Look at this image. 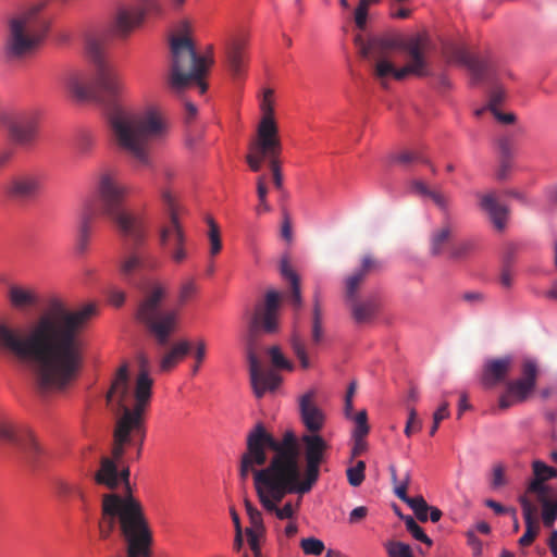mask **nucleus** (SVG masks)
<instances>
[{
    "label": "nucleus",
    "mask_w": 557,
    "mask_h": 557,
    "mask_svg": "<svg viewBox=\"0 0 557 557\" xmlns=\"http://www.w3.org/2000/svg\"><path fill=\"white\" fill-rule=\"evenodd\" d=\"M94 305L70 309L58 298L26 327L0 321V354L32 367L40 393L62 391L77 376L83 361L82 333Z\"/></svg>",
    "instance_id": "f257e3e1"
},
{
    "label": "nucleus",
    "mask_w": 557,
    "mask_h": 557,
    "mask_svg": "<svg viewBox=\"0 0 557 557\" xmlns=\"http://www.w3.org/2000/svg\"><path fill=\"white\" fill-rule=\"evenodd\" d=\"M86 51L95 63L96 75L91 84H85L79 75L66 79L67 90L78 100L97 98L108 106V122L115 147L126 153L138 166H150V146L168 134V121L156 107L134 110L115 103L124 84L114 65L103 57L101 42L95 37L86 40Z\"/></svg>",
    "instance_id": "f03ea898"
},
{
    "label": "nucleus",
    "mask_w": 557,
    "mask_h": 557,
    "mask_svg": "<svg viewBox=\"0 0 557 557\" xmlns=\"http://www.w3.org/2000/svg\"><path fill=\"white\" fill-rule=\"evenodd\" d=\"M127 187L113 170L101 171L95 182L94 200L84 203L77 224L76 248L83 253L87 250L92 224L99 215L107 216L117 227L122 236L136 242L144 236V220L140 215L124 209Z\"/></svg>",
    "instance_id": "7ed1b4c3"
},
{
    "label": "nucleus",
    "mask_w": 557,
    "mask_h": 557,
    "mask_svg": "<svg viewBox=\"0 0 557 557\" xmlns=\"http://www.w3.org/2000/svg\"><path fill=\"white\" fill-rule=\"evenodd\" d=\"M262 472L269 475H300V448L292 431H286L278 441L262 423H257L247 434L239 478L246 481L250 473Z\"/></svg>",
    "instance_id": "20e7f679"
},
{
    "label": "nucleus",
    "mask_w": 557,
    "mask_h": 557,
    "mask_svg": "<svg viewBox=\"0 0 557 557\" xmlns=\"http://www.w3.org/2000/svg\"><path fill=\"white\" fill-rule=\"evenodd\" d=\"M137 404L129 407L131 379L128 364L123 363L115 372L110 388L106 395L107 405L116 417L113 430L111 454L116 460H122L128 445H137V458L140 457L146 428L144 413L148 407V386L139 384Z\"/></svg>",
    "instance_id": "39448f33"
},
{
    "label": "nucleus",
    "mask_w": 557,
    "mask_h": 557,
    "mask_svg": "<svg viewBox=\"0 0 557 557\" xmlns=\"http://www.w3.org/2000/svg\"><path fill=\"white\" fill-rule=\"evenodd\" d=\"M280 305V294L270 290L265 295L263 306H258L251 317L247 333V358L249 363L250 383L257 398L267 392H274L281 384L282 377L275 370H264L258 358L259 337L261 332L275 333L277 330L276 313Z\"/></svg>",
    "instance_id": "423d86ee"
},
{
    "label": "nucleus",
    "mask_w": 557,
    "mask_h": 557,
    "mask_svg": "<svg viewBox=\"0 0 557 557\" xmlns=\"http://www.w3.org/2000/svg\"><path fill=\"white\" fill-rule=\"evenodd\" d=\"M253 486L262 508L280 520H293L298 512L301 496L312 488H306L300 475L253 474Z\"/></svg>",
    "instance_id": "0eeeda50"
},
{
    "label": "nucleus",
    "mask_w": 557,
    "mask_h": 557,
    "mask_svg": "<svg viewBox=\"0 0 557 557\" xmlns=\"http://www.w3.org/2000/svg\"><path fill=\"white\" fill-rule=\"evenodd\" d=\"M171 71L168 79L170 87L180 91L190 82H195L199 92L205 94L208 89L205 77L214 63L213 46L209 45L205 53L200 55L190 38L173 37L171 39Z\"/></svg>",
    "instance_id": "6e6552de"
},
{
    "label": "nucleus",
    "mask_w": 557,
    "mask_h": 557,
    "mask_svg": "<svg viewBox=\"0 0 557 557\" xmlns=\"http://www.w3.org/2000/svg\"><path fill=\"white\" fill-rule=\"evenodd\" d=\"M49 29V20L42 14L41 5L28 8L9 22L5 53L11 59H21L39 45Z\"/></svg>",
    "instance_id": "1a4fd4ad"
},
{
    "label": "nucleus",
    "mask_w": 557,
    "mask_h": 557,
    "mask_svg": "<svg viewBox=\"0 0 557 557\" xmlns=\"http://www.w3.org/2000/svg\"><path fill=\"white\" fill-rule=\"evenodd\" d=\"M165 294L161 285H154L139 302L136 311L137 321L147 329L160 347L170 343L180 324L178 310L162 307Z\"/></svg>",
    "instance_id": "9d476101"
},
{
    "label": "nucleus",
    "mask_w": 557,
    "mask_h": 557,
    "mask_svg": "<svg viewBox=\"0 0 557 557\" xmlns=\"http://www.w3.org/2000/svg\"><path fill=\"white\" fill-rule=\"evenodd\" d=\"M0 441L13 444L30 467L41 466L45 451L27 428L17 426L12 420L0 417Z\"/></svg>",
    "instance_id": "9b49d317"
},
{
    "label": "nucleus",
    "mask_w": 557,
    "mask_h": 557,
    "mask_svg": "<svg viewBox=\"0 0 557 557\" xmlns=\"http://www.w3.org/2000/svg\"><path fill=\"white\" fill-rule=\"evenodd\" d=\"M537 375V363L532 359H525L521 364L520 376L506 382V389L498 398V409L505 411L524 403L536 387Z\"/></svg>",
    "instance_id": "f8f14e48"
},
{
    "label": "nucleus",
    "mask_w": 557,
    "mask_h": 557,
    "mask_svg": "<svg viewBox=\"0 0 557 557\" xmlns=\"http://www.w3.org/2000/svg\"><path fill=\"white\" fill-rule=\"evenodd\" d=\"M145 237L146 230L144 228V236L140 240L136 242L134 238H128L132 245L125 247L117 264L120 275L131 284H135L137 277L145 275L157 267L156 258L143 247Z\"/></svg>",
    "instance_id": "ddd939ff"
},
{
    "label": "nucleus",
    "mask_w": 557,
    "mask_h": 557,
    "mask_svg": "<svg viewBox=\"0 0 557 557\" xmlns=\"http://www.w3.org/2000/svg\"><path fill=\"white\" fill-rule=\"evenodd\" d=\"M45 174L39 170H25L12 175L3 187L8 199L27 202L36 199L42 191Z\"/></svg>",
    "instance_id": "4468645a"
},
{
    "label": "nucleus",
    "mask_w": 557,
    "mask_h": 557,
    "mask_svg": "<svg viewBox=\"0 0 557 557\" xmlns=\"http://www.w3.org/2000/svg\"><path fill=\"white\" fill-rule=\"evenodd\" d=\"M305 446V469L300 462V482L306 488H312L320 475V466L324 461L325 451L329 448L325 440L315 434H305L301 436Z\"/></svg>",
    "instance_id": "2eb2a0df"
},
{
    "label": "nucleus",
    "mask_w": 557,
    "mask_h": 557,
    "mask_svg": "<svg viewBox=\"0 0 557 557\" xmlns=\"http://www.w3.org/2000/svg\"><path fill=\"white\" fill-rule=\"evenodd\" d=\"M161 198L169 215V224L161 228L160 242L165 246L173 238L174 249L171 256L175 262L180 263L186 258V251L184 249V233L178 222L177 206L174 196L168 189L162 190Z\"/></svg>",
    "instance_id": "dca6fc26"
},
{
    "label": "nucleus",
    "mask_w": 557,
    "mask_h": 557,
    "mask_svg": "<svg viewBox=\"0 0 557 557\" xmlns=\"http://www.w3.org/2000/svg\"><path fill=\"white\" fill-rule=\"evenodd\" d=\"M397 47L407 53L410 61L401 69H396L394 66L392 77L397 81H401L409 74L416 76L429 75L426 70V60L424 57V51L426 48V38L424 36H411L398 44Z\"/></svg>",
    "instance_id": "f3484780"
},
{
    "label": "nucleus",
    "mask_w": 557,
    "mask_h": 557,
    "mask_svg": "<svg viewBox=\"0 0 557 557\" xmlns=\"http://www.w3.org/2000/svg\"><path fill=\"white\" fill-rule=\"evenodd\" d=\"M120 461L121 460H116L113 456H112V458L102 457L100 460V468L95 473V481L97 482V484L103 485V486L108 487L109 490H115L120 485V483H123L125 486V490H126L125 494H117V493L103 494L102 500H101V511L103 510L104 497L108 495H117L120 497L131 496L134 498V496L131 492V486H129V475H131L129 468L123 467L121 470H119L117 463ZM135 499H137V498L135 497ZM100 518H102V515L100 516ZM101 519H99V521Z\"/></svg>",
    "instance_id": "a211bd4d"
},
{
    "label": "nucleus",
    "mask_w": 557,
    "mask_h": 557,
    "mask_svg": "<svg viewBox=\"0 0 557 557\" xmlns=\"http://www.w3.org/2000/svg\"><path fill=\"white\" fill-rule=\"evenodd\" d=\"M273 95L272 89H265L260 102L262 119L258 125L257 135L259 136V146L264 151H272L278 147V127L274 119Z\"/></svg>",
    "instance_id": "6ab92c4d"
},
{
    "label": "nucleus",
    "mask_w": 557,
    "mask_h": 557,
    "mask_svg": "<svg viewBox=\"0 0 557 557\" xmlns=\"http://www.w3.org/2000/svg\"><path fill=\"white\" fill-rule=\"evenodd\" d=\"M442 54L447 63L466 66L473 84L481 83L490 70V63L486 60L471 55L463 47L456 44H445Z\"/></svg>",
    "instance_id": "aec40b11"
},
{
    "label": "nucleus",
    "mask_w": 557,
    "mask_h": 557,
    "mask_svg": "<svg viewBox=\"0 0 557 557\" xmlns=\"http://www.w3.org/2000/svg\"><path fill=\"white\" fill-rule=\"evenodd\" d=\"M143 8L121 7L115 15L113 29L121 36L128 35L144 20L145 11L160 12V5L157 0H139Z\"/></svg>",
    "instance_id": "412c9836"
},
{
    "label": "nucleus",
    "mask_w": 557,
    "mask_h": 557,
    "mask_svg": "<svg viewBox=\"0 0 557 557\" xmlns=\"http://www.w3.org/2000/svg\"><path fill=\"white\" fill-rule=\"evenodd\" d=\"M9 139L23 148L34 145L38 134V122L32 114L9 117L4 122Z\"/></svg>",
    "instance_id": "4be33fe9"
},
{
    "label": "nucleus",
    "mask_w": 557,
    "mask_h": 557,
    "mask_svg": "<svg viewBox=\"0 0 557 557\" xmlns=\"http://www.w3.org/2000/svg\"><path fill=\"white\" fill-rule=\"evenodd\" d=\"M512 367L513 357L510 355L486 360L482 370V384L486 388H492L505 382Z\"/></svg>",
    "instance_id": "5701e85b"
},
{
    "label": "nucleus",
    "mask_w": 557,
    "mask_h": 557,
    "mask_svg": "<svg viewBox=\"0 0 557 557\" xmlns=\"http://www.w3.org/2000/svg\"><path fill=\"white\" fill-rule=\"evenodd\" d=\"M314 392L304 394L299 399L300 418L307 430L312 434L324 425V413L313 401Z\"/></svg>",
    "instance_id": "b1692460"
},
{
    "label": "nucleus",
    "mask_w": 557,
    "mask_h": 557,
    "mask_svg": "<svg viewBox=\"0 0 557 557\" xmlns=\"http://www.w3.org/2000/svg\"><path fill=\"white\" fill-rule=\"evenodd\" d=\"M519 503L522 507L523 519L525 522V532L519 539V544L521 546H529L536 537L540 531V523L537 519V508L536 506L529 499L527 495H521L519 497Z\"/></svg>",
    "instance_id": "393cba45"
},
{
    "label": "nucleus",
    "mask_w": 557,
    "mask_h": 557,
    "mask_svg": "<svg viewBox=\"0 0 557 557\" xmlns=\"http://www.w3.org/2000/svg\"><path fill=\"white\" fill-rule=\"evenodd\" d=\"M480 207L488 214L496 230L503 231L506 227L509 210L499 203L495 191L480 196Z\"/></svg>",
    "instance_id": "a878e982"
},
{
    "label": "nucleus",
    "mask_w": 557,
    "mask_h": 557,
    "mask_svg": "<svg viewBox=\"0 0 557 557\" xmlns=\"http://www.w3.org/2000/svg\"><path fill=\"white\" fill-rule=\"evenodd\" d=\"M346 305L350 310L351 318L357 324L372 322L380 310V301L374 296L364 299L357 298Z\"/></svg>",
    "instance_id": "bb28decb"
},
{
    "label": "nucleus",
    "mask_w": 557,
    "mask_h": 557,
    "mask_svg": "<svg viewBox=\"0 0 557 557\" xmlns=\"http://www.w3.org/2000/svg\"><path fill=\"white\" fill-rule=\"evenodd\" d=\"M247 41L233 39L225 47L227 66L234 76H240L246 65Z\"/></svg>",
    "instance_id": "cd10ccee"
},
{
    "label": "nucleus",
    "mask_w": 557,
    "mask_h": 557,
    "mask_svg": "<svg viewBox=\"0 0 557 557\" xmlns=\"http://www.w3.org/2000/svg\"><path fill=\"white\" fill-rule=\"evenodd\" d=\"M394 47L392 41H383L380 50L374 51L373 75L380 81L382 87L386 88V78L392 76L394 63L388 58V50Z\"/></svg>",
    "instance_id": "c85d7f7f"
},
{
    "label": "nucleus",
    "mask_w": 557,
    "mask_h": 557,
    "mask_svg": "<svg viewBox=\"0 0 557 557\" xmlns=\"http://www.w3.org/2000/svg\"><path fill=\"white\" fill-rule=\"evenodd\" d=\"M10 305L17 310H25L38 304L35 289L20 285H11L8 289Z\"/></svg>",
    "instance_id": "c756f323"
},
{
    "label": "nucleus",
    "mask_w": 557,
    "mask_h": 557,
    "mask_svg": "<svg viewBox=\"0 0 557 557\" xmlns=\"http://www.w3.org/2000/svg\"><path fill=\"white\" fill-rule=\"evenodd\" d=\"M190 350V344L186 339L176 342L171 349L163 355L160 360V371H171L183 360Z\"/></svg>",
    "instance_id": "7c9ffc66"
},
{
    "label": "nucleus",
    "mask_w": 557,
    "mask_h": 557,
    "mask_svg": "<svg viewBox=\"0 0 557 557\" xmlns=\"http://www.w3.org/2000/svg\"><path fill=\"white\" fill-rule=\"evenodd\" d=\"M282 145L278 139L277 149H273L272 151H264L259 146V136L257 135V140L250 146V153L247 154L246 160L251 171L258 172L261 169L262 162L268 159L269 163L271 159H277L281 153Z\"/></svg>",
    "instance_id": "2f4dec72"
},
{
    "label": "nucleus",
    "mask_w": 557,
    "mask_h": 557,
    "mask_svg": "<svg viewBox=\"0 0 557 557\" xmlns=\"http://www.w3.org/2000/svg\"><path fill=\"white\" fill-rule=\"evenodd\" d=\"M281 275L290 284L289 300L292 305L299 309L302 305L300 292V278L298 274L292 269L287 259H283L280 264Z\"/></svg>",
    "instance_id": "473e14b6"
},
{
    "label": "nucleus",
    "mask_w": 557,
    "mask_h": 557,
    "mask_svg": "<svg viewBox=\"0 0 557 557\" xmlns=\"http://www.w3.org/2000/svg\"><path fill=\"white\" fill-rule=\"evenodd\" d=\"M454 232L451 221H443L440 228L435 230L430 238V251L433 256H440L444 252Z\"/></svg>",
    "instance_id": "72a5a7b5"
},
{
    "label": "nucleus",
    "mask_w": 557,
    "mask_h": 557,
    "mask_svg": "<svg viewBox=\"0 0 557 557\" xmlns=\"http://www.w3.org/2000/svg\"><path fill=\"white\" fill-rule=\"evenodd\" d=\"M325 337L322 323V307L320 301V292L315 289L313 296L312 322H311V344L319 346Z\"/></svg>",
    "instance_id": "f704fd0d"
},
{
    "label": "nucleus",
    "mask_w": 557,
    "mask_h": 557,
    "mask_svg": "<svg viewBox=\"0 0 557 557\" xmlns=\"http://www.w3.org/2000/svg\"><path fill=\"white\" fill-rule=\"evenodd\" d=\"M148 366H149V361L147 359V357L145 356H140L139 358V373L136 377V381H135V388H134V392L132 393L131 392V398L133 397L134 398V404H137V393H138V387H139V384L140 383H144L148 386V398H147V405H149L150 403V399H151V395H152V384H153V381L152 379L149 376V372H148Z\"/></svg>",
    "instance_id": "c9c22d12"
},
{
    "label": "nucleus",
    "mask_w": 557,
    "mask_h": 557,
    "mask_svg": "<svg viewBox=\"0 0 557 557\" xmlns=\"http://www.w3.org/2000/svg\"><path fill=\"white\" fill-rule=\"evenodd\" d=\"M289 344L294 355L299 360L301 368L305 370L309 369L311 367V362L308 356L307 346L298 331L295 330L293 332Z\"/></svg>",
    "instance_id": "e433bc0d"
},
{
    "label": "nucleus",
    "mask_w": 557,
    "mask_h": 557,
    "mask_svg": "<svg viewBox=\"0 0 557 557\" xmlns=\"http://www.w3.org/2000/svg\"><path fill=\"white\" fill-rule=\"evenodd\" d=\"M364 281L366 276L357 271L345 278L344 299L346 304L358 298L359 288Z\"/></svg>",
    "instance_id": "4c0bfd02"
},
{
    "label": "nucleus",
    "mask_w": 557,
    "mask_h": 557,
    "mask_svg": "<svg viewBox=\"0 0 557 557\" xmlns=\"http://www.w3.org/2000/svg\"><path fill=\"white\" fill-rule=\"evenodd\" d=\"M54 491L60 498L69 499L72 496H77L85 503V494L79 485L66 482L64 480H57L54 482Z\"/></svg>",
    "instance_id": "58836bf2"
},
{
    "label": "nucleus",
    "mask_w": 557,
    "mask_h": 557,
    "mask_svg": "<svg viewBox=\"0 0 557 557\" xmlns=\"http://www.w3.org/2000/svg\"><path fill=\"white\" fill-rule=\"evenodd\" d=\"M429 198L443 213V221H450V195L440 189H432Z\"/></svg>",
    "instance_id": "ea45409f"
},
{
    "label": "nucleus",
    "mask_w": 557,
    "mask_h": 557,
    "mask_svg": "<svg viewBox=\"0 0 557 557\" xmlns=\"http://www.w3.org/2000/svg\"><path fill=\"white\" fill-rule=\"evenodd\" d=\"M474 239H465L454 244L449 250V257L455 260H462L471 256L476 250Z\"/></svg>",
    "instance_id": "a19ab883"
},
{
    "label": "nucleus",
    "mask_w": 557,
    "mask_h": 557,
    "mask_svg": "<svg viewBox=\"0 0 557 557\" xmlns=\"http://www.w3.org/2000/svg\"><path fill=\"white\" fill-rule=\"evenodd\" d=\"M245 508L250 523V527L246 530L253 532H264L265 528L261 511L248 499H245Z\"/></svg>",
    "instance_id": "79ce46f5"
},
{
    "label": "nucleus",
    "mask_w": 557,
    "mask_h": 557,
    "mask_svg": "<svg viewBox=\"0 0 557 557\" xmlns=\"http://www.w3.org/2000/svg\"><path fill=\"white\" fill-rule=\"evenodd\" d=\"M207 223L209 226L208 237L210 242V255L215 256L222 249L220 228L215 221L210 216L207 218Z\"/></svg>",
    "instance_id": "37998d69"
},
{
    "label": "nucleus",
    "mask_w": 557,
    "mask_h": 557,
    "mask_svg": "<svg viewBox=\"0 0 557 557\" xmlns=\"http://www.w3.org/2000/svg\"><path fill=\"white\" fill-rule=\"evenodd\" d=\"M364 472H366V462L362 460H359L354 467H349L346 470V475L348 483L354 486L358 487L362 484L364 481Z\"/></svg>",
    "instance_id": "c03bdc74"
},
{
    "label": "nucleus",
    "mask_w": 557,
    "mask_h": 557,
    "mask_svg": "<svg viewBox=\"0 0 557 557\" xmlns=\"http://www.w3.org/2000/svg\"><path fill=\"white\" fill-rule=\"evenodd\" d=\"M393 160L395 162H398L403 165H409L413 162L424 163L429 164V159H426L421 152L419 151H401L393 157Z\"/></svg>",
    "instance_id": "a18cd8bd"
},
{
    "label": "nucleus",
    "mask_w": 557,
    "mask_h": 557,
    "mask_svg": "<svg viewBox=\"0 0 557 557\" xmlns=\"http://www.w3.org/2000/svg\"><path fill=\"white\" fill-rule=\"evenodd\" d=\"M405 524L407 531L417 540L420 541L428 546L432 545V540L424 533L423 529L416 522V520L408 516L405 519Z\"/></svg>",
    "instance_id": "49530a36"
},
{
    "label": "nucleus",
    "mask_w": 557,
    "mask_h": 557,
    "mask_svg": "<svg viewBox=\"0 0 557 557\" xmlns=\"http://www.w3.org/2000/svg\"><path fill=\"white\" fill-rule=\"evenodd\" d=\"M269 356L271 362L275 369L288 370L292 371L294 369V364L285 358L280 347L273 346L269 349Z\"/></svg>",
    "instance_id": "de8ad7c7"
},
{
    "label": "nucleus",
    "mask_w": 557,
    "mask_h": 557,
    "mask_svg": "<svg viewBox=\"0 0 557 557\" xmlns=\"http://www.w3.org/2000/svg\"><path fill=\"white\" fill-rule=\"evenodd\" d=\"M507 484L506 467L502 462L495 463L492 468L491 487L498 490Z\"/></svg>",
    "instance_id": "09e8293b"
},
{
    "label": "nucleus",
    "mask_w": 557,
    "mask_h": 557,
    "mask_svg": "<svg viewBox=\"0 0 557 557\" xmlns=\"http://www.w3.org/2000/svg\"><path fill=\"white\" fill-rule=\"evenodd\" d=\"M300 547L307 555L320 556L324 550V543L315 537L302 539Z\"/></svg>",
    "instance_id": "8fccbe9b"
},
{
    "label": "nucleus",
    "mask_w": 557,
    "mask_h": 557,
    "mask_svg": "<svg viewBox=\"0 0 557 557\" xmlns=\"http://www.w3.org/2000/svg\"><path fill=\"white\" fill-rule=\"evenodd\" d=\"M533 474L540 480H549L557 476V471L553 467L547 466L541 460H535L532 463Z\"/></svg>",
    "instance_id": "3c124183"
},
{
    "label": "nucleus",
    "mask_w": 557,
    "mask_h": 557,
    "mask_svg": "<svg viewBox=\"0 0 557 557\" xmlns=\"http://www.w3.org/2000/svg\"><path fill=\"white\" fill-rule=\"evenodd\" d=\"M351 419L355 421L352 435H357L358 437H366L370 430L367 411L361 410L357 412Z\"/></svg>",
    "instance_id": "603ef678"
},
{
    "label": "nucleus",
    "mask_w": 557,
    "mask_h": 557,
    "mask_svg": "<svg viewBox=\"0 0 557 557\" xmlns=\"http://www.w3.org/2000/svg\"><path fill=\"white\" fill-rule=\"evenodd\" d=\"M408 505L420 521L425 522L428 520L430 506L422 496L413 497Z\"/></svg>",
    "instance_id": "864d4df0"
},
{
    "label": "nucleus",
    "mask_w": 557,
    "mask_h": 557,
    "mask_svg": "<svg viewBox=\"0 0 557 557\" xmlns=\"http://www.w3.org/2000/svg\"><path fill=\"white\" fill-rule=\"evenodd\" d=\"M542 504V520L546 528H552L557 520V510L553 507V502L544 499Z\"/></svg>",
    "instance_id": "5fc2aeb1"
},
{
    "label": "nucleus",
    "mask_w": 557,
    "mask_h": 557,
    "mask_svg": "<svg viewBox=\"0 0 557 557\" xmlns=\"http://www.w3.org/2000/svg\"><path fill=\"white\" fill-rule=\"evenodd\" d=\"M545 480L534 479L529 483L527 493L536 494L540 503H543L547 498L548 487L545 485Z\"/></svg>",
    "instance_id": "6e6d98bb"
},
{
    "label": "nucleus",
    "mask_w": 557,
    "mask_h": 557,
    "mask_svg": "<svg viewBox=\"0 0 557 557\" xmlns=\"http://www.w3.org/2000/svg\"><path fill=\"white\" fill-rule=\"evenodd\" d=\"M207 354V344L205 339H198L195 344V351H194V358H195V364L193 367V373L196 374L201 366V363L206 359Z\"/></svg>",
    "instance_id": "4d7b16f0"
},
{
    "label": "nucleus",
    "mask_w": 557,
    "mask_h": 557,
    "mask_svg": "<svg viewBox=\"0 0 557 557\" xmlns=\"http://www.w3.org/2000/svg\"><path fill=\"white\" fill-rule=\"evenodd\" d=\"M449 404L447 401H444L438 408L437 410L434 412L433 414V424H432V428L430 430V435L433 436L436 431L438 430V426H440V423L442 420L446 419L447 417H449Z\"/></svg>",
    "instance_id": "13d9d810"
},
{
    "label": "nucleus",
    "mask_w": 557,
    "mask_h": 557,
    "mask_svg": "<svg viewBox=\"0 0 557 557\" xmlns=\"http://www.w3.org/2000/svg\"><path fill=\"white\" fill-rule=\"evenodd\" d=\"M382 264L379 260L374 259L370 255H367L362 258L361 267L357 270V272L367 277L370 272L380 270Z\"/></svg>",
    "instance_id": "bf43d9fd"
},
{
    "label": "nucleus",
    "mask_w": 557,
    "mask_h": 557,
    "mask_svg": "<svg viewBox=\"0 0 557 557\" xmlns=\"http://www.w3.org/2000/svg\"><path fill=\"white\" fill-rule=\"evenodd\" d=\"M506 94L503 88L495 87L491 90L488 96L487 108L491 112L498 110V106H500L505 100Z\"/></svg>",
    "instance_id": "052dcab7"
},
{
    "label": "nucleus",
    "mask_w": 557,
    "mask_h": 557,
    "mask_svg": "<svg viewBox=\"0 0 557 557\" xmlns=\"http://www.w3.org/2000/svg\"><path fill=\"white\" fill-rule=\"evenodd\" d=\"M421 425H422V422L418 418L417 410L413 407H410L409 408L408 420H407V423H406V426H405V434L407 436H411V434L414 431H419L421 429Z\"/></svg>",
    "instance_id": "680f3d73"
},
{
    "label": "nucleus",
    "mask_w": 557,
    "mask_h": 557,
    "mask_svg": "<svg viewBox=\"0 0 557 557\" xmlns=\"http://www.w3.org/2000/svg\"><path fill=\"white\" fill-rule=\"evenodd\" d=\"M197 293V285L193 280L182 284L178 295L180 304L187 302Z\"/></svg>",
    "instance_id": "e2e57ef3"
},
{
    "label": "nucleus",
    "mask_w": 557,
    "mask_h": 557,
    "mask_svg": "<svg viewBox=\"0 0 557 557\" xmlns=\"http://www.w3.org/2000/svg\"><path fill=\"white\" fill-rule=\"evenodd\" d=\"M409 189L413 195H417L419 197H426V198H429V196L432 191V189L429 188V186L420 180L410 181Z\"/></svg>",
    "instance_id": "0e129e2a"
},
{
    "label": "nucleus",
    "mask_w": 557,
    "mask_h": 557,
    "mask_svg": "<svg viewBox=\"0 0 557 557\" xmlns=\"http://www.w3.org/2000/svg\"><path fill=\"white\" fill-rule=\"evenodd\" d=\"M498 149L500 152V159L511 160L513 156L512 140L508 137H503L498 140Z\"/></svg>",
    "instance_id": "69168bd1"
},
{
    "label": "nucleus",
    "mask_w": 557,
    "mask_h": 557,
    "mask_svg": "<svg viewBox=\"0 0 557 557\" xmlns=\"http://www.w3.org/2000/svg\"><path fill=\"white\" fill-rule=\"evenodd\" d=\"M270 170L272 172V178L275 188L281 190L283 188V175L281 172L278 159H271Z\"/></svg>",
    "instance_id": "338daca9"
},
{
    "label": "nucleus",
    "mask_w": 557,
    "mask_h": 557,
    "mask_svg": "<svg viewBox=\"0 0 557 557\" xmlns=\"http://www.w3.org/2000/svg\"><path fill=\"white\" fill-rule=\"evenodd\" d=\"M391 557H413L411 549L408 545L403 543H396L392 549H389Z\"/></svg>",
    "instance_id": "774afa93"
}]
</instances>
